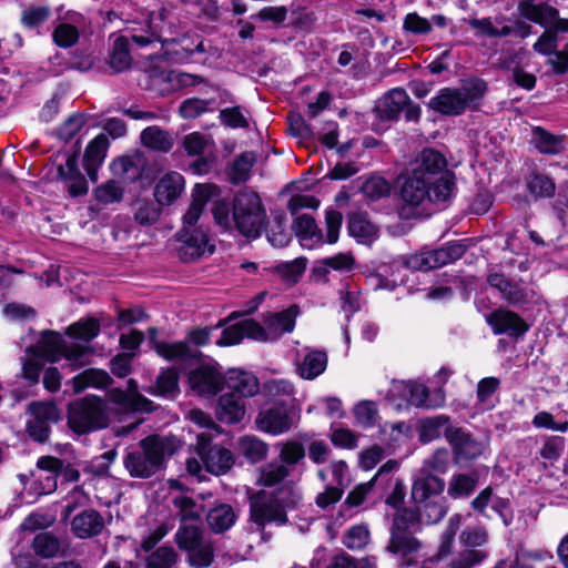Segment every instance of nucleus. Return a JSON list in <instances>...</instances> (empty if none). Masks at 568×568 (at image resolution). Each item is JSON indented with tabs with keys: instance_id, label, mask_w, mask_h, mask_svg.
Masks as SVG:
<instances>
[{
	"instance_id": "4c0bfd02",
	"label": "nucleus",
	"mask_w": 568,
	"mask_h": 568,
	"mask_svg": "<svg viewBox=\"0 0 568 568\" xmlns=\"http://www.w3.org/2000/svg\"><path fill=\"white\" fill-rule=\"evenodd\" d=\"M455 189L454 173L445 171L427 185V199L432 202H446L453 196Z\"/></svg>"
},
{
	"instance_id": "dca6fc26",
	"label": "nucleus",
	"mask_w": 568,
	"mask_h": 568,
	"mask_svg": "<svg viewBox=\"0 0 568 568\" xmlns=\"http://www.w3.org/2000/svg\"><path fill=\"white\" fill-rule=\"evenodd\" d=\"M189 384L200 396H213L221 390L224 377L213 365L203 364L189 374Z\"/></svg>"
},
{
	"instance_id": "6ab92c4d",
	"label": "nucleus",
	"mask_w": 568,
	"mask_h": 568,
	"mask_svg": "<svg viewBox=\"0 0 568 568\" xmlns=\"http://www.w3.org/2000/svg\"><path fill=\"white\" fill-rule=\"evenodd\" d=\"M444 488V479L426 470H417L413 479L412 498L415 503H426L439 497Z\"/></svg>"
},
{
	"instance_id": "ddd939ff",
	"label": "nucleus",
	"mask_w": 568,
	"mask_h": 568,
	"mask_svg": "<svg viewBox=\"0 0 568 568\" xmlns=\"http://www.w3.org/2000/svg\"><path fill=\"white\" fill-rule=\"evenodd\" d=\"M22 536L12 550L17 568H36V510H32L19 526Z\"/></svg>"
},
{
	"instance_id": "412c9836",
	"label": "nucleus",
	"mask_w": 568,
	"mask_h": 568,
	"mask_svg": "<svg viewBox=\"0 0 568 568\" xmlns=\"http://www.w3.org/2000/svg\"><path fill=\"white\" fill-rule=\"evenodd\" d=\"M262 325L253 320H244L223 329L221 338L216 342L219 346H231L242 342L244 337L261 342L265 338Z\"/></svg>"
},
{
	"instance_id": "49530a36",
	"label": "nucleus",
	"mask_w": 568,
	"mask_h": 568,
	"mask_svg": "<svg viewBox=\"0 0 568 568\" xmlns=\"http://www.w3.org/2000/svg\"><path fill=\"white\" fill-rule=\"evenodd\" d=\"M353 415L356 424L363 428H372L379 420V410L375 402L362 399L353 406Z\"/></svg>"
},
{
	"instance_id": "b1692460",
	"label": "nucleus",
	"mask_w": 568,
	"mask_h": 568,
	"mask_svg": "<svg viewBox=\"0 0 568 568\" xmlns=\"http://www.w3.org/2000/svg\"><path fill=\"white\" fill-rule=\"evenodd\" d=\"M109 148L106 134L100 133L91 140L85 149L83 165L89 178L95 182L98 179V169L104 162Z\"/></svg>"
},
{
	"instance_id": "e433bc0d",
	"label": "nucleus",
	"mask_w": 568,
	"mask_h": 568,
	"mask_svg": "<svg viewBox=\"0 0 568 568\" xmlns=\"http://www.w3.org/2000/svg\"><path fill=\"white\" fill-rule=\"evenodd\" d=\"M531 142L540 153L548 155H557L566 149L562 135H555L540 126L532 129Z\"/></svg>"
},
{
	"instance_id": "37998d69",
	"label": "nucleus",
	"mask_w": 568,
	"mask_h": 568,
	"mask_svg": "<svg viewBox=\"0 0 568 568\" xmlns=\"http://www.w3.org/2000/svg\"><path fill=\"white\" fill-rule=\"evenodd\" d=\"M526 186L535 199H550L556 193V183L552 178L537 171L526 178Z\"/></svg>"
},
{
	"instance_id": "58836bf2",
	"label": "nucleus",
	"mask_w": 568,
	"mask_h": 568,
	"mask_svg": "<svg viewBox=\"0 0 568 568\" xmlns=\"http://www.w3.org/2000/svg\"><path fill=\"white\" fill-rule=\"evenodd\" d=\"M141 143L153 151L169 152L174 144V139L170 132L158 126H148L141 132Z\"/></svg>"
},
{
	"instance_id": "4468645a",
	"label": "nucleus",
	"mask_w": 568,
	"mask_h": 568,
	"mask_svg": "<svg viewBox=\"0 0 568 568\" xmlns=\"http://www.w3.org/2000/svg\"><path fill=\"white\" fill-rule=\"evenodd\" d=\"M210 437L206 433L197 434L199 455L204 464L205 469L214 475L225 474L233 465V455L229 449L213 446L207 448Z\"/></svg>"
},
{
	"instance_id": "c85d7f7f",
	"label": "nucleus",
	"mask_w": 568,
	"mask_h": 568,
	"mask_svg": "<svg viewBox=\"0 0 568 568\" xmlns=\"http://www.w3.org/2000/svg\"><path fill=\"white\" fill-rule=\"evenodd\" d=\"M184 190V179L178 172H170L165 174L156 183L154 189V196L159 204H172Z\"/></svg>"
},
{
	"instance_id": "a19ab883",
	"label": "nucleus",
	"mask_w": 568,
	"mask_h": 568,
	"mask_svg": "<svg viewBox=\"0 0 568 568\" xmlns=\"http://www.w3.org/2000/svg\"><path fill=\"white\" fill-rule=\"evenodd\" d=\"M428 180L420 178L415 173H410L403 183L402 199L410 205H418L427 199Z\"/></svg>"
},
{
	"instance_id": "680f3d73",
	"label": "nucleus",
	"mask_w": 568,
	"mask_h": 568,
	"mask_svg": "<svg viewBox=\"0 0 568 568\" xmlns=\"http://www.w3.org/2000/svg\"><path fill=\"white\" fill-rule=\"evenodd\" d=\"M500 381L497 377H485L477 385V399L481 409L488 410L495 406L494 394L498 389Z\"/></svg>"
},
{
	"instance_id": "69168bd1",
	"label": "nucleus",
	"mask_w": 568,
	"mask_h": 568,
	"mask_svg": "<svg viewBox=\"0 0 568 568\" xmlns=\"http://www.w3.org/2000/svg\"><path fill=\"white\" fill-rule=\"evenodd\" d=\"M408 381H394L388 389L387 398L392 405L397 409L407 408L410 406Z\"/></svg>"
},
{
	"instance_id": "1a4fd4ad",
	"label": "nucleus",
	"mask_w": 568,
	"mask_h": 568,
	"mask_svg": "<svg viewBox=\"0 0 568 568\" xmlns=\"http://www.w3.org/2000/svg\"><path fill=\"white\" fill-rule=\"evenodd\" d=\"M18 346L21 351L19 357L21 369L16 375L11 393L17 400H21L28 395V392L22 387L36 385V334L32 328L20 338Z\"/></svg>"
},
{
	"instance_id": "bf43d9fd",
	"label": "nucleus",
	"mask_w": 568,
	"mask_h": 568,
	"mask_svg": "<svg viewBox=\"0 0 568 568\" xmlns=\"http://www.w3.org/2000/svg\"><path fill=\"white\" fill-rule=\"evenodd\" d=\"M423 506L418 509L417 521L425 525L436 524L444 518L447 508L443 501L428 500L420 503Z\"/></svg>"
},
{
	"instance_id": "c9c22d12",
	"label": "nucleus",
	"mask_w": 568,
	"mask_h": 568,
	"mask_svg": "<svg viewBox=\"0 0 568 568\" xmlns=\"http://www.w3.org/2000/svg\"><path fill=\"white\" fill-rule=\"evenodd\" d=\"M327 367V355L322 351H307L296 364V372L303 378L312 381L323 374Z\"/></svg>"
},
{
	"instance_id": "0e129e2a",
	"label": "nucleus",
	"mask_w": 568,
	"mask_h": 568,
	"mask_svg": "<svg viewBox=\"0 0 568 568\" xmlns=\"http://www.w3.org/2000/svg\"><path fill=\"white\" fill-rule=\"evenodd\" d=\"M179 376L174 369H166L162 372L154 386L153 394L172 397L179 393Z\"/></svg>"
},
{
	"instance_id": "f03ea898",
	"label": "nucleus",
	"mask_w": 568,
	"mask_h": 568,
	"mask_svg": "<svg viewBox=\"0 0 568 568\" xmlns=\"http://www.w3.org/2000/svg\"><path fill=\"white\" fill-rule=\"evenodd\" d=\"M301 499V490L293 485H283L275 494L260 491L251 497V518L258 526L283 525L287 520L286 509L296 506Z\"/></svg>"
},
{
	"instance_id": "13d9d810",
	"label": "nucleus",
	"mask_w": 568,
	"mask_h": 568,
	"mask_svg": "<svg viewBox=\"0 0 568 568\" xmlns=\"http://www.w3.org/2000/svg\"><path fill=\"white\" fill-rule=\"evenodd\" d=\"M240 452L252 463L266 457L267 445L255 436H244L239 442Z\"/></svg>"
},
{
	"instance_id": "603ef678",
	"label": "nucleus",
	"mask_w": 568,
	"mask_h": 568,
	"mask_svg": "<svg viewBox=\"0 0 568 568\" xmlns=\"http://www.w3.org/2000/svg\"><path fill=\"white\" fill-rule=\"evenodd\" d=\"M234 521L235 514L229 505H219L207 514V523L216 532L227 530L233 526Z\"/></svg>"
},
{
	"instance_id": "e2e57ef3",
	"label": "nucleus",
	"mask_w": 568,
	"mask_h": 568,
	"mask_svg": "<svg viewBox=\"0 0 568 568\" xmlns=\"http://www.w3.org/2000/svg\"><path fill=\"white\" fill-rule=\"evenodd\" d=\"M459 542L468 549H481L488 542V531L481 526L467 527L460 532Z\"/></svg>"
},
{
	"instance_id": "f3484780",
	"label": "nucleus",
	"mask_w": 568,
	"mask_h": 568,
	"mask_svg": "<svg viewBox=\"0 0 568 568\" xmlns=\"http://www.w3.org/2000/svg\"><path fill=\"white\" fill-rule=\"evenodd\" d=\"M381 113L388 120L398 118L402 111H405L406 119L409 121L419 118L420 110L416 105L409 104V97L403 89H394L388 92L379 106Z\"/></svg>"
},
{
	"instance_id": "f8f14e48",
	"label": "nucleus",
	"mask_w": 568,
	"mask_h": 568,
	"mask_svg": "<svg viewBox=\"0 0 568 568\" xmlns=\"http://www.w3.org/2000/svg\"><path fill=\"white\" fill-rule=\"evenodd\" d=\"M179 256L184 262H194L213 254L215 246L202 229L184 227L180 233Z\"/></svg>"
},
{
	"instance_id": "393cba45",
	"label": "nucleus",
	"mask_w": 568,
	"mask_h": 568,
	"mask_svg": "<svg viewBox=\"0 0 568 568\" xmlns=\"http://www.w3.org/2000/svg\"><path fill=\"white\" fill-rule=\"evenodd\" d=\"M224 384L229 388V393H234L236 396L252 397L260 390L257 378L248 372L241 369H230L224 377Z\"/></svg>"
},
{
	"instance_id": "c03bdc74",
	"label": "nucleus",
	"mask_w": 568,
	"mask_h": 568,
	"mask_svg": "<svg viewBox=\"0 0 568 568\" xmlns=\"http://www.w3.org/2000/svg\"><path fill=\"white\" fill-rule=\"evenodd\" d=\"M74 393H81L88 387L105 388L111 383V377L105 371L90 368L72 379Z\"/></svg>"
},
{
	"instance_id": "bb28decb",
	"label": "nucleus",
	"mask_w": 568,
	"mask_h": 568,
	"mask_svg": "<svg viewBox=\"0 0 568 568\" xmlns=\"http://www.w3.org/2000/svg\"><path fill=\"white\" fill-rule=\"evenodd\" d=\"M104 528L103 517L93 509L84 510L71 520V530L75 537L85 539L98 536Z\"/></svg>"
},
{
	"instance_id": "a18cd8bd",
	"label": "nucleus",
	"mask_w": 568,
	"mask_h": 568,
	"mask_svg": "<svg viewBox=\"0 0 568 568\" xmlns=\"http://www.w3.org/2000/svg\"><path fill=\"white\" fill-rule=\"evenodd\" d=\"M463 517L459 514H454L449 517L446 528L440 535L438 550L436 558L438 560L449 556L454 548L455 536L460 528Z\"/></svg>"
},
{
	"instance_id": "9b49d317",
	"label": "nucleus",
	"mask_w": 568,
	"mask_h": 568,
	"mask_svg": "<svg viewBox=\"0 0 568 568\" xmlns=\"http://www.w3.org/2000/svg\"><path fill=\"white\" fill-rule=\"evenodd\" d=\"M50 174L60 180L69 181V192L73 196L88 192L85 179L78 169V150L74 153L58 152L51 158Z\"/></svg>"
},
{
	"instance_id": "2eb2a0df",
	"label": "nucleus",
	"mask_w": 568,
	"mask_h": 568,
	"mask_svg": "<svg viewBox=\"0 0 568 568\" xmlns=\"http://www.w3.org/2000/svg\"><path fill=\"white\" fill-rule=\"evenodd\" d=\"M256 428L263 433L277 436L284 434L293 426V417L283 405L262 409L255 419Z\"/></svg>"
},
{
	"instance_id": "6e6d98bb",
	"label": "nucleus",
	"mask_w": 568,
	"mask_h": 568,
	"mask_svg": "<svg viewBox=\"0 0 568 568\" xmlns=\"http://www.w3.org/2000/svg\"><path fill=\"white\" fill-rule=\"evenodd\" d=\"M306 270V258L298 257L291 262H283L271 268V272L278 275V278L296 283Z\"/></svg>"
},
{
	"instance_id": "052dcab7",
	"label": "nucleus",
	"mask_w": 568,
	"mask_h": 568,
	"mask_svg": "<svg viewBox=\"0 0 568 568\" xmlns=\"http://www.w3.org/2000/svg\"><path fill=\"white\" fill-rule=\"evenodd\" d=\"M559 11L546 2L537 3L523 18L548 28L556 20Z\"/></svg>"
},
{
	"instance_id": "f257e3e1",
	"label": "nucleus",
	"mask_w": 568,
	"mask_h": 568,
	"mask_svg": "<svg viewBox=\"0 0 568 568\" xmlns=\"http://www.w3.org/2000/svg\"><path fill=\"white\" fill-rule=\"evenodd\" d=\"M179 444L175 437H146L141 442V450L125 456L124 466L132 477L149 478L163 466L165 456L172 455L179 448Z\"/></svg>"
},
{
	"instance_id": "3c124183",
	"label": "nucleus",
	"mask_w": 568,
	"mask_h": 568,
	"mask_svg": "<svg viewBox=\"0 0 568 568\" xmlns=\"http://www.w3.org/2000/svg\"><path fill=\"white\" fill-rule=\"evenodd\" d=\"M178 80V74L173 71L155 70L149 75L148 89L163 97L174 91V82Z\"/></svg>"
},
{
	"instance_id": "864d4df0",
	"label": "nucleus",
	"mask_w": 568,
	"mask_h": 568,
	"mask_svg": "<svg viewBox=\"0 0 568 568\" xmlns=\"http://www.w3.org/2000/svg\"><path fill=\"white\" fill-rule=\"evenodd\" d=\"M468 26L476 31V34L487 38H503L511 33L509 26L498 28L491 18L469 19Z\"/></svg>"
},
{
	"instance_id": "72a5a7b5",
	"label": "nucleus",
	"mask_w": 568,
	"mask_h": 568,
	"mask_svg": "<svg viewBox=\"0 0 568 568\" xmlns=\"http://www.w3.org/2000/svg\"><path fill=\"white\" fill-rule=\"evenodd\" d=\"M408 387L412 390L409 394L410 406L423 408H438L445 403V393L438 388L429 394L426 385L417 381H408Z\"/></svg>"
},
{
	"instance_id": "20e7f679",
	"label": "nucleus",
	"mask_w": 568,
	"mask_h": 568,
	"mask_svg": "<svg viewBox=\"0 0 568 568\" xmlns=\"http://www.w3.org/2000/svg\"><path fill=\"white\" fill-rule=\"evenodd\" d=\"M266 212L257 193L240 191L233 200L235 229L247 239H257L265 226Z\"/></svg>"
},
{
	"instance_id": "7ed1b4c3",
	"label": "nucleus",
	"mask_w": 568,
	"mask_h": 568,
	"mask_svg": "<svg viewBox=\"0 0 568 568\" xmlns=\"http://www.w3.org/2000/svg\"><path fill=\"white\" fill-rule=\"evenodd\" d=\"M486 89V83L483 80L470 79L459 88L440 89L429 100L428 106L443 115H459L467 109L477 106Z\"/></svg>"
},
{
	"instance_id": "c756f323",
	"label": "nucleus",
	"mask_w": 568,
	"mask_h": 568,
	"mask_svg": "<svg viewBox=\"0 0 568 568\" xmlns=\"http://www.w3.org/2000/svg\"><path fill=\"white\" fill-rule=\"evenodd\" d=\"M347 229L349 235L362 244H369L378 237V226L363 212L349 215Z\"/></svg>"
},
{
	"instance_id": "09e8293b",
	"label": "nucleus",
	"mask_w": 568,
	"mask_h": 568,
	"mask_svg": "<svg viewBox=\"0 0 568 568\" xmlns=\"http://www.w3.org/2000/svg\"><path fill=\"white\" fill-rule=\"evenodd\" d=\"M100 321L94 317H87L79 320L78 322L71 324L67 328V334L70 337L81 339L84 342H91L100 333Z\"/></svg>"
},
{
	"instance_id": "774afa93",
	"label": "nucleus",
	"mask_w": 568,
	"mask_h": 568,
	"mask_svg": "<svg viewBox=\"0 0 568 568\" xmlns=\"http://www.w3.org/2000/svg\"><path fill=\"white\" fill-rule=\"evenodd\" d=\"M95 199L102 204L120 202L123 197V187L120 182L110 180L98 186L94 191Z\"/></svg>"
},
{
	"instance_id": "473e14b6",
	"label": "nucleus",
	"mask_w": 568,
	"mask_h": 568,
	"mask_svg": "<svg viewBox=\"0 0 568 568\" xmlns=\"http://www.w3.org/2000/svg\"><path fill=\"white\" fill-rule=\"evenodd\" d=\"M245 410L244 399L234 393H226L217 402L216 416L223 423L236 424L243 419Z\"/></svg>"
},
{
	"instance_id": "ea45409f",
	"label": "nucleus",
	"mask_w": 568,
	"mask_h": 568,
	"mask_svg": "<svg viewBox=\"0 0 568 568\" xmlns=\"http://www.w3.org/2000/svg\"><path fill=\"white\" fill-rule=\"evenodd\" d=\"M505 301L520 308H528L538 301L537 293L529 286H494Z\"/></svg>"
},
{
	"instance_id": "39448f33",
	"label": "nucleus",
	"mask_w": 568,
	"mask_h": 568,
	"mask_svg": "<svg viewBox=\"0 0 568 568\" xmlns=\"http://www.w3.org/2000/svg\"><path fill=\"white\" fill-rule=\"evenodd\" d=\"M343 216L342 213L335 210H329L325 215L326 224V236L323 240V234L317 227L315 220L308 215L303 214L296 217L293 229L296 236L300 239L301 244L306 248H313L314 246L326 242L334 244L338 241L339 230L342 226Z\"/></svg>"
},
{
	"instance_id": "8fccbe9b",
	"label": "nucleus",
	"mask_w": 568,
	"mask_h": 568,
	"mask_svg": "<svg viewBox=\"0 0 568 568\" xmlns=\"http://www.w3.org/2000/svg\"><path fill=\"white\" fill-rule=\"evenodd\" d=\"M132 59L129 50V38L119 37L110 54L109 64L114 72H122L130 68Z\"/></svg>"
},
{
	"instance_id": "de8ad7c7",
	"label": "nucleus",
	"mask_w": 568,
	"mask_h": 568,
	"mask_svg": "<svg viewBox=\"0 0 568 568\" xmlns=\"http://www.w3.org/2000/svg\"><path fill=\"white\" fill-rule=\"evenodd\" d=\"M477 486V478L468 474H454L448 483L447 494L453 499L470 496Z\"/></svg>"
},
{
	"instance_id": "0eeeda50",
	"label": "nucleus",
	"mask_w": 568,
	"mask_h": 568,
	"mask_svg": "<svg viewBox=\"0 0 568 568\" xmlns=\"http://www.w3.org/2000/svg\"><path fill=\"white\" fill-rule=\"evenodd\" d=\"M180 549L187 552V560L196 568L209 567L213 559L212 542L206 539L194 524H183L175 534Z\"/></svg>"
},
{
	"instance_id": "cd10ccee",
	"label": "nucleus",
	"mask_w": 568,
	"mask_h": 568,
	"mask_svg": "<svg viewBox=\"0 0 568 568\" xmlns=\"http://www.w3.org/2000/svg\"><path fill=\"white\" fill-rule=\"evenodd\" d=\"M422 544L413 536L406 532H392L387 549L400 557L402 565L410 566L416 562V554Z\"/></svg>"
},
{
	"instance_id": "2f4dec72",
	"label": "nucleus",
	"mask_w": 568,
	"mask_h": 568,
	"mask_svg": "<svg viewBox=\"0 0 568 568\" xmlns=\"http://www.w3.org/2000/svg\"><path fill=\"white\" fill-rule=\"evenodd\" d=\"M111 399L130 410H151L152 402L141 395L138 390L135 381H128V388L125 392L114 389L110 394Z\"/></svg>"
},
{
	"instance_id": "9d476101",
	"label": "nucleus",
	"mask_w": 568,
	"mask_h": 568,
	"mask_svg": "<svg viewBox=\"0 0 568 568\" xmlns=\"http://www.w3.org/2000/svg\"><path fill=\"white\" fill-rule=\"evenodd\" d=\"M88 347L77 343L67 344L60 334L55 332H43L40 341H38V357L44 356L51 362H55L61 357L77 366L85 363L82 357L87 354Z\"/></svg>"
},
{
	"instance_id": "a211bd4d",
	"label": "nucleus",
	"mask_w": 568,
	"mask_h": 568,
	"mask_svg": "<svg viewBox=\"0 0 568 568\" xmlns=\"http://www.w3.org/2000/svg\"><path fill=\"white\" fill-rule=\"evenodd\" d=\"M487 323L496 335L506 334L511 337L524 335L529 326L516 313L508 310H496L487 316Z\"/></svg>"
},
{
	"instance_id": "f704fd0d",
	"label": "nucleus",
	"mask_w": 568,
	"mask_h": 568,
	"mask_svg": "<svg viewBox=\"0 0 568 568\" xmlns=\"http://www.w3.org/2000/svg\"><path fill=\"white\" fill-rule=\"evenodd\" d=\"M215 190L216 187L211 184H196L194 186L192 202L183 216L185 226H192L199 221L207 201L214 195Z\"/></svg>"
},
{
	"instance_id": "5fc2aeb1",
	"label": "nucleus",
	"mask_w": 568,
	"mask_h": 568,
	"mask_svg": "<svg viewBox=\"0 0 568 568\" xmlns=\"http://www.w3.org/2000/svg\"><path fill=\"white\" fill-rule=\"evenodd\" d=\"M172 503L178 509V515L182 525L187 524L189 520L196 521L203 515L202 505L196 504L187 496H176L173 498Z\"/></svg>"
},
{
	"instance_id": "423d86ee",
	"label": "nucleus",
	"mask_w": 568,
	"mask_h": 568,
	"mask_svg": "<svg viewBox=\"0 0 568 568\" xmlns=\"http://www.w3.org/2000/svg\"><path fill=\"white\" fill-rule=\"evenodd\" d=\"M69 425L79 434L104 428L108 425L105 403L98 397L75 400L69 407Z\"/></svg>"
},
{
	"instance_id": "4d7b16f0",
	"label": "nucleus",
	"mask_w": 568,
	"mask_h": 568,
	"mask_svg": "<svg viewBox=\"0 0 568 568\" xmlns=\"http://www.w3.org/2000/svg\"><path fill=\"white\" fill-rule=\"evenodd\" d=\"M288 474L286 465L271 463L261 467L256 483L264 487H272L280 484Z\"/></svg>"
},
{
	"instance_id": "6e6552de",
	"label": "nucleus",
	"mask_w": 568,
	"mask_h": 568,
	"mask_svg": "<svg viewBox=\"0 0 568 568\" xmlns=\"http://www.w3.org/2000/svg\"><path fill=\"white\" fill-rule=\"evenodd\" d=\"M465 251L466 247L463 243L453 242L437 250L422 251L409 255L405 258L404 265L408 270L427 272L460 258Z\"/></svg>"
},
{
	"instance_id": "aec40b11",
	"label": "nucleus",
	"mask_w": 568,
	"mask_h": 568,
	"mask_svg": "<svg viewBox=\"0 0 568 568\" xmlns=\"http://www.w3.org/2000/svg\"><path fill=\"white\" fill-rule=\"evenodd\" d=\"M297 315V306H291L286 311L268 315L264 320L265 326H262L265 338L261 339V342L275 341L284 333H291L294 329Z\"/></svg>"
},
{
	"instance_id": "338daca9",
	"label": "nucleus",
	"mask_w": 568,
	"mask_h": 568,
	"mask_svg": "<svg viewBox=\"0 0 568 568\" xmlns=\"http://www.w3.org/2000/svg\"><path fill=\"white\" fill-rule=\"evenodd\" d=\"M487 557V552L483 549H468L460 551L449 562L450 568H474L481 564Z\"/></svg>"
},
{
	"instance_id": "7c9ffc66",
	"label": "nucleus",
	"mask_w": 568,
	"mask_h": 568,
	"mask_svg": "<svg viewBox=\"0 0 568 568\" xmlns=\"http://www.w3.org/2000/svg\"><path fill=\"white\" fill-rule=\"evenodd\" d=\"M61 467V460L55 457L45 456L38 460V495L51 494L57 489L58 471Z\"/></svg>"
},
{
	"instance_id": "4be33fe9",
	"label": "nucleus",
	"mask_w": 568,
	"mask_h": 568,
	"mask_svg": "<svg viewBox=\"0 0 568 568\" xmlns=\"http://www.w3.org/2000/svg\"><path fill=\"white\" fill-rule=\"evenodd\" d=\"M447 162L442 153L433 149H425L415 161L412 172L430 181L446 170Z\"/></svg>"
},
{
	"instance_id": "5701e85b",
	"label": "nucleus",
	"mask_w": 568,
	"mask_h": 568,
	"mask_svg": "<svg viewBox=\"0 0 568 568\" xmlns=\"http://www.w3.org/2000/svg\"><path fill=\"white\" fill-rule=\"evenodd\" d=\"M355 264V257L351 252L338 253L315 262L312 273L315 281H328L327 275L332 270L339 273L351 272Z\"/></svg>"
},
{
	"instance_id": "79ce46f5",
	"label": "nucleus",
	"mask_w": 568,
	"mask_h": 568,
	"mask_svg": "<svg viewBox=\"0 0 568 568\" xmlns=\"http://www.w3.org/2000/svg\"><path fill=\"white\" fill-rule=\"evenodd\" d=\"M447 429H454V427L449 425V418L445 415L424 418L419 423V439L426 444L440 437L442 434L447 437Z\"/></svg>"
},
{
	"instance_id": "a878e982",
	"label": "nucleus",
	"mask_w": 568,
	"mask_h": 568,
	"mask_svg": "<svg viewBox=\"0 0 568 568\" xmlns=\"http://www.w3.org/2000/svg\"><path fill=\"white\" fill-rule=\"evenodd\" d=\"M447 440L459 459H474L481 455L484 446L462 428L447 429Z\"/></svg>"
}]
</instances>
